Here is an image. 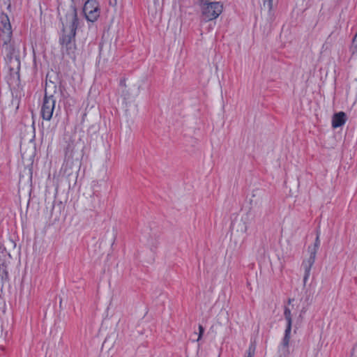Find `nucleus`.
<instances>
[{
	"label": "nucleus",
	"instance_id": "f257e3e1",
	"mask_svg": "<svg viewBox=\"0 0 357 357\" xmlns=\"http://www.w3.org/2000/svg\"><path fill=\"white\" fill-rule=\"evenodd\" d=\"M11 24L8 15L0 13V48L8 66L10 75L7 78L8 84L18 85L20 83V61L14 41L12 40Z\"/></svg>",
	"mask_w": 357,
	"mask_h": 357
},
{
	"label": "nucleus",
	"instance_id": "f03ea898",
	"mask_svg": "<svg viewBox=\"0 0 357 357\" xmlns=\"http://www.w3.org/2000/svg\"><path fill=\"white\" fill-rule=\"evenodd\" d=\"M58 13L62 27L59 35V43L61 50H66L69 54L75 49V36L79 26L77 10L73 1L69 4L59 5Z\"/></svg>",
	"mask_w": 357,
	"mask_h": 357
},
{
	"label": "nucleus",
	"instance_id": "7ed1b4c3",
	"mask_svg": "<svg viewBox=\"0 0 357 357\" xmlns=\"http://www.w3.org/2000/svg\"><path fill=\"white\" fill-rule=\"evenodd\" d=\"M84 142L80 138L71 137L65 150V159L67 162H79L83 156Z\"/></svg>",
	"mask_w": 357,
	"mask_h": 357
},
{
	"label": "nucleus",
	"instance_id": "20e7f679",
	"mask_svg": "<svg viewBox=\"0 0 357 357\" xmlns=\"http://www.w3.org/2000/svg\"><path fill=\"white\" fill-rule=\"evenodd\" d=\"M51 86H52L54 89V93H56V85L54 84V82H51L50 84H46L45 96L41 107L42 118L47 121H50L52 119L56 103V100L54 98V95L52 93L49 94L48 92V90Z\"/></svg>",
	"mask_w": 357,
	"mask_h": 357
},
{
	"label": "nucleus",
	"instance_id": "39448f33",
	"mask_svg": "<svg viewBox=\"0 0 357 357\" xmlns=\"http://www.w3.org/2000/svg\"><path fill=\"white\" fill-rule=\"evenodd\" d=\"M202 13V20L211 21L218 17L222 13L223 6L219 1H208L199 3Z\"/></svg>",
	"mask_w": 357,
	"mask_h": 357
},
{
	"label": "nucleus",
	"instance_id": "423d86ee",
	"mask_svg": "<svg viewBox=\"0 0 357 357\" xmlns=\"http://www.w3.org/2000/svg\"><path fill=\"white\" fill-rule=\"evenodd\" d=\"M320 245V240H319V231H317V237L314 241V244L313 247L310 246L308 248V250L310 253L309 258L303 261L302 266L304 268L305 270V274L303 277V282L305 284L307 282V280L310 276V271L312 265L314 264L315 261V257L317 255V250Z\"/></svg>",
	"mask_w": 357,
	"mask_h": 357
},
{
	"label": "nucleus",
	"instance_id": "0eeeda50",
	"mask_svg": "<svg viewBox=\"0 0 357 357\" xmlns=\"http://www.w3.org/2000/svg\"><path fill=\"white\" fill-rule=\"evenodd\" d=\"M284 316L287 321V327L284 331V337L280 344V351L282 353V355L286 356L289 354V345L292 324L291 310L289 307H286L284 308Z\"/></svg>",
	"mask_w": 357,
	"mask_h": 357
},
{
	"label": "nucleus",
	"instance_id": "6e6552de",
	"mask_svg": "<svg viewBox=\"0 0 357 357\" xmlns=\"http://www.w3.org/2000/svg\"><path fill=\"white\" fill-rule=\"evenodd\" d=\"M139 86L135 84L127 87L126 89L121 90V96L123 99L126 100H130L137 96L139 93Z\"/></svg>",
	"mask_w": 357,
	"mask_h": 357
},
{
	"label": "nucleus",
	"instance_id": "1a4fd4ad",
	"mask_svg": "<svg viewBox=\"0 0 357 357\" xmlns=\"http://www.w3.org/2000/svg\"><path fill=\"white\" fill-rule=\"evenodd\" d=\"M347 120L346 114L343 112L335 113L332 119V126L333 128H339L343 126Z\"/></svg>",
	"mask_w": 357,
	"mask_h": 357
},
{
	"label": "nucleus",
	"instance_id": "9d476101",
	"mask_svg": "<svg viewBox=\"0 0 357 357\" xmlns=\"http://www.w3.org/2000/svg\"><path fill=\"white\" fill-rule=\"evenodd\" d=\"M84 15L88 21L95 22L100 16V10H92L84 12Z\"/></svg>",
	"mask_w": 357,
	"mask_h": 357
},
{
	"label": "nucleus",
	"instance_id": "9b49d317",
	"mask_svg": "<svg viewBox=\"0 0 357 357\" xmlns=\"http://www.w3.org/2000/svg\"><path fill=\"white\" fill-rule=\"evenodd\" d=\"M92 10H100L98 3L96 0L86 1L83 7V12Z\"/></svg>",
	"mask_w": 357,
	"mask_h": 357
},
{
	"label": "nucleus",
	"instance_id": "f8f14e48",
	"mask_svg": "<svg viewBox=\"0 0 357 357\" xmlns=\"http://www.w3.org/2000/svg\"><path fill=\"white\" fill-rule=\"evenodd\" d=\"M0 276L3 281H8L9 280L8 272L7 271L6 266L3 264L1 266H0Z\"/></svg>",
	"mask_w": 357,
	"mask_h": 357
},
{
	"label": "nucleus",
	"instance_id": "ddd939ff",
	"mask_svg": "<svg viewBox=\"0 0 357 357\" xmlns=\"http://www.w3.org/2000/svg\"><path fill=\"white\" fill-rule=\"evenodd\" d=\"M350 50L352 52V54L357 52V33L353 38L352 45Z\"/></svg>",
	"mask_w": 357,
	"mask_h": 357
},
{
	"label": "nucleus",
	"instance_id": "4468645a",
	"mask_svg": "<svg viewBox=\"0 0 357 357\" xmlns=\"http://www.w3.org/2000/svg\"><path fill=\"white\" fill-rule=\"evenodd\" d=\"M264 6L271 10L273 7V0H264Z\"/></svg>",
	"mask_w": 357,
	"mask_h": 357
},
{
	"label": "nucleus",
	"instance_id": "2eb2a0df",
	"mask_svg": "<svg viewBox=\"0 0 357 357\" xmlns=\"http://www.w3.org/2000/svg\"><path fill=\"white\" fill-rule=\"evenodd\" d=\"M238 226L240 227L241 231L242 232H243V233L246 232V231H247V225H245V222H240L239 223H238Z\"/></svg>",
	"mask_w": 357,
	"mask_h": 357
},
{
	"label": "nucleus",
	"instance_id": "dca6fc26",
	"mask_svg": "<svg viewBox=\"0 0 357 357\" xmlns=\"http://www.w3.org/2000/svg\"><path fill=\"white\" fill-rule=\"evenodd\" d=\"M204 332V327L202 325H199V335H198V338L197 340V341H199L202 338Z\"/></svg>",
	"mask_w": 357,
	"mask_h": 357
},
{
	"label": "nucleus",
	"instance_id": "f3484780",
	"mask_svg": "<svg viewBox=\"0 0 357 357\" xmlns=\"http://www.w3.org/2000/svg\"><path fill=\"white\" fill-rule=\"evenodd\" d=\"M351 357H357V344L353 347L351 351Z\"/></svg>",
	"mask_w": 357,
	"mask_h": 357
},
{
	"label": "nucleus",
	"instance_id": "a211bd4d",
	"mask_svg": "<svg viewBox=\"0 0 357 357\" xmlns=\"http://www.w3.org/2000/svg\"><path fill=\"white\" fill-rule=\"evenodd\" d=\"M119 86L121 87V89H126L128 86L126 84V80L125 79H121L120 80Z\"/></svg>",
	"mask_w": 357,
	"mask_h": 357
},
{
	"label": "nucleus",
	"instance_id": "6ab92c4d",
	"mask_svg": "<svg viewBox=\"0 0 357 357\" xmlns=\"http://www.w3.org/2000/svg\"><path fill=\"white\" fill-rule=\"evenodd\" d=\"M56 208H59V211L64 208V206L61 202H59L57 205L53 206V210H55Z\"/></svg>",
	"mask_w": 357,
	"mask_h": 357
},
{
	"label": "nucleus",
	"instance_id": "aec40b11",
	"mask_svg": "<svg viewBox=\"0 0 357 357\" xmlns=\"http://www.w3.org/2000/svg\"><path fill=\"white\" fill-rule=\"evenodd\" d=\"M3 1L4 5L7 6V8L9 9L10 8V0H2Z\"/></svg>",
	"mask_w": 357,
	"mask_h": 357
},
{
	"label": "nucleus",
	"instance_id": "412c9836",
	"mask_svg": "<svg viewBox=\"0 0 357 357\" xmlns=\"http://www.w3.org/2000/svg\"><path fill=\"white\" fill-rule=\"evenodd\" d=\"M259 253L261 255H264V253H265V248L264 247H262L259 250Z\"/></svg>",
	"mask_w": 357,
	"mask_h": 357
},
{
	"label": "nucleus",
	"instance_id": "4be33fe9",
	"mask_svg": "<svg viewBox=\"0 0 357 357\" xmlns=\"http://www.w3.org/2000/svg\"><path fill=\"white\" fill-rule=\"evenodd\" d=\"M210 1L209 0H198V3Z\"/></svg>",
	"mask_w": 357,
	"mask_h": 357
},
{
	"label": "nucleus",
	"instance_id": "5701e85b",
	"mask_svg": "<svg viewBox=\"0 0 357 357\" xmlns=\"http://www.w3.org/2000/svg\"><path fill=\"white\" fill-rule=\"evenodd\" d=\"M98 184L97 181H93V188L95 190V187Z\"/></svg>",
	"mask_w": 357,
	"mask_h": 357
},
{
	"label": "nucleus",
	"instance_id": "b1692460",
	"mask_svg": "<svg viewBox=\"0 0 357 357\" xmlns=\"http://www.w3.org/2000/svg\"><path fill=\"white\" fill-rule=\"evenodd\" d=\"M62 88H63V87H62L61 86H59V90H60V91H61V95H63V93H62Z\"/></svg>",
	"mask_w": 357,
	"mask_h": 357
},
{
	"label": "nucleus",
	"instance_id": "393cba45",
	"mask_svg": "<svg viewBox=\"0 0 357 357\" xmlns=\"http://www.w3.org/2000/svg\"><path fill=\"white\" fill-rule=\"evenodd\" d=\"M248 357H251L250 353H249V355H248Z\"/></svg>",
	"mask_w": 357,
	"mask_h": 357
}]
</instances>
